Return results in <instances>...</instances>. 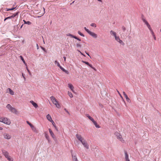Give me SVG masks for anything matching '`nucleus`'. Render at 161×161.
Wrapping results in <instances>:
<instances>
[{"instance_id": "obj_5", "label": "nucleus", "mask_w": 161, "mask_h": 161, "mask_svg": "<svg viewBox=\"0 0 161 161\" xmlns=\"http://www.w3.org/2000/svg\"><path fill=\"white\" fill-rule=\"evenodd\" d=\"M2 122L8 125H10L11 123L9 119L5 118H3V121Z\"/></svg>"}, {"instance_id": "obj_29", "label": "nucleus", "mask_w": 161, "mask_h": 161, "mask_svg": "<svg viewBox=\"0 0 161 161\" xmlns=\"http://www.w3.org/2000/svg\"><path fill=\"white\" fill-rule=\"evenodd\" d=\"M68 94L69 96V97L71 98H72L73 97L72 93L68 91Z\"/></svg>"}, {"instance_id": "obj_13", "label": "nucleus", "mask_w": 161, "mask_h": 161, "mask_svg": "<svg viewBox=\"0 0 161 161\" xmlns=\"http://www.w3.org/2000/svg\"><path fill=\"white\" fill-rule=\"evenodd\" d=\"M7 92H9L11 95H14V92L10 88H8L7 89Z\"/></svg>"}, {"instance_id": "obj_33", "label": "nucleus", "mask_w": 161, "mask_h": 161, "mask_svg": "<svg viewBox=\"0 0 161 161\" xmlns=\"http://www.w3.org/2000/svg\"><path fill=\"white\" fill-rule=\"evenodd\" d=\"M91 26L92 27H96V24L94 23H92L91 24Z\"/></svg>"}, {"instance_id": "obj_40", "label": "nucleus", "mask_w": 161, "mask_h": 161, "mask_svg": "<svg viewBox=\"0 0 161 161\" xmlns=\"http://www.w3.org/2000/svg\"><path fill=\"white\" fill-rule=\"evenodd\" d=\"M117 92H118L119 95L120 97L122 99H123V97H122V95H121V94H120V93L119 92V91H117Z\"/></svg>"}, {"instance_id": "obj_63", "label": "nucleus", "mask_w": 161, "mask_h": 161, "mask_svg": "<svg viewBox=\"0 0 161 161\" xmlns=\"http://www.w3.org/2000/svg\"><path fill=\"white\" fill-rule=\"evenodd\" d=\"M81 53V54L82 55H83V56H85L83 54H82Z\"/></svg>"}, {"instance_id": "obj_8", "label": "nucleus", "mask_w": 161, "mask_h": 161, "mask_svg": "<svg viewBox=\"0 0 161 161\" xmlns=\"http://www.w3.org/2000/svg\"><path fill=\"white\" fill-rule=\"evenodd\" d=\"M81 142L83 145L84 146L86 149H88L89 148V145L85 140H83Z\"/></svg>"}, {"instance_id": "obj_4", "label": "nucleus", "mask_w": 161, "mask_h": 161, "mask_svg": "<svg viewBox=\"0 0 161 161\" xmlns=\"http://www.w3.org/2000/svg\"><path fill=\"white\" fill-rule=\"evenodd\" d=\"M3 136L4 138L6 139H10L11 138V136L8 134L5 133L3 134Z\"/></svg>"}, {"instance_id": "obj_54", "label": "nucleus", "mask_w": 161, "mask_h": 161, "mask_svg": "<svg viewBox=\"0 0 161 161\" xmlns=\"http://www.w3.org/2000/svg\"><path fill=\"white\" fill-rule=\"evenodd\" d=\"M63 58H64V61H66V58L65 57H64Z\"/></svg>"}, {"instance_id": "obj_14", "label": "nucleus", "mask_w": 161, "mask_h": 161, "mask_svg": "<svg viewBox=\"0 0 161 161\" xmlns=\"http://www.w3.org/2000/svg\"><path fill=\"white\" fill-rule=\"evenodd\" d=\"M68 87L71 89V91L74 93H75V91L74 90V87L71 84H69L68 85Z\"/></svg>"}, {"instance_id": "obj_53", "label": "nucleus", "mask_w": 161, "mask_h": 161, "mask_svg": "<svg viewBox=\"0 0 161 161\" xmlns=\"http://www.w3.org/2000/svg\"><path fill=\"white\" fill-rule=\"evenodd\" d=\"M28 73H29V74L30 75H31V72H30V71L29 69H28Z\"/></svg>"}, {"instance_id": "obj_18", "label": "nucleus", "mask_w": 161, "mask_h": 161, "mask_svg": "<svg viewBox=\"0 0 161 161\" xmlns=\"http://www.w3.org/2000/svg\"><path fill=\"white\" fill-rule=\"evenodd\" d=\"M125 156L126 161H130V160L128 158V155L126 152L125 153Z\"/></svg>"}, {"instance_id": "obj_46", "label": "nucleus", "mask_w": 161, "mask_h": 161, "mask_svg": "<svg viewBox=\"0 0 161 161\" xmlns=\"http://www.w3.org/2000/svg\"><path fill=\"white\" fill-rule=\"evenodd\" d=\"M153 38H154V40H156V37L155 35H153Z\"/></svg>"}, {"instance_id": "obj_21", "label": "nucleus", "mask_w": 161, "mask_h": 161, "mask_svg": "<svg viewBox=\"0 0 161 161\" xmlns=\"http://www.w3.org/2000/svg\"><path fill=\"white\" fill-rule=\"evenodd\" d=\"M110 34L111 35L113 36L114 37L116 36V33L113 31H111Z\"/></svg>"}, {"instance_id": "obj_55", "label": "nucleus", "mask_w": 161, "mask_h": 161, "mask_svg": "<svg viewBox=\"0 0 161 161\" xmlns=\"http://www.w3.org/2000/svg\"><path fill=\"white\" fill-rule=\"evenodd\" d=\"M22 76L23 77H25V75L23 73H22Z\"/></svg>"}, {"instance_id": "obj_47", "label": "nucleus", "mask_w": 161, "mask_h": 161, "mask_svg": "<svg viewBox=\"0 0 161 161\" xmlns=\"http://www.w3.org/2000/svg\"><path fill=\"white\" fill-rule=\"evenodd\" d=\"M122 28L124 31H125L126 30L124 26L122 27Z\"/></svg>"}, {"instance_id": "obj_61", "label": "nucleus", "mask_w": 161, "mask_h": 161, "mask_svg": "<svg viewBox=\"0 0 161 161\" xmlns=\"http://www.w3.org/2000/svg\"><path fill=\"white\" fill-rule=\"evenodd\" d=\"M26 69H27V70H28V67H26Z\"/></svg>"}, {"instance_id": "obj_36", "label": "nucleus", "mask_w": 161, "mask_h": 161, "mask_svg": "<svg viewBox=\"0 0 161 161\" xmlns=\"http://www.w3.org/2000/svg\"><path fill=\"white\" fill-rule=\"evenodd\" d=\"M143 22L145 24L147 25V26L149 24L148 22L145 19H143Z\"/></svg>"}, {"instance_id": "obj_57", "label": "nucleus", "mask_w": 161, "mask_h": 161, "mask_svg": "<svg viewBox=\"0 0 161 161\" xmlns=\"http://www.w3.org/2000/svg\"><path fill=\"white\" fill-rule=\"evenodd\" d=\"M26 122L27 124H28V125L30 123L28 121H26Z\"/></svg>"}, {"instance_id": "obj_50", "label": "nucleus", "mask_w": 161, "mask_h": 161, "mask_svg": "<svg viewBox=\"0 0 161 161\" xmlns=\"http://www.w3.org/2000/svg\"><path fill=\"white\" fill-rule=\"evenodd\" d=\"M29 125L31 127V128L32 127L33 125L31 123H30Z\"/></svg>"}, {"instance_id": "obj_37", "label": "nucleus", "mask_w": 161, "mask_h": 161, "mask_svg": "<svg viewBox=\"0 0 161 161\" xmlns=\"http://www.w3.org/2000/svg\"><path fill=\"white\" fill-rule=\"evenodd\" d=\"M84 29L88 33L90 31L88 29H87L86 27H85Z\"/></svg>"}, {"instance_id": "obj_6", "label": "nucleus", "mask_w": 161, "mask_h": 161, "mask_svg": "<svg viewBox=\"0 0 161 161\" xmlns=\"http://www.w3.org/2000/svg\"><path fill=\"white\" fill-rule=\"evenodd\" d=\"M115 40L118 42H119L120 44H122V45H124V43L121 40L119 37V36H115Z\"/></svg>"}, {"instance_id": "obj_17", "label": "nucleus", "mask_w": 161, "mask_h": 161, "mask_svg": "<svg viewBox=\"0 0 161 161\" xmlns=\"http://www.w3.org/2000/svg\"><path fill=\"white\" fill-rule=\"evenodd\" d=\"M12 112L15 113V114H17L18 113V112L15 108H12L11 110L10 111Z\"/></svg>"}, {"instance_id": "obj_23", "label": "nucleus", "mask_w": 161, "mask_h": 161, "mask_svg": "<svg viewBox=\"0 0 161 161\" xmlns=\"http://www.w3.org/2000/svg\"><path fill=\"white\" fill-rule=\"evenodd\" d=\"M45 136L46 137V138L48 140V142H49L50 140H49V136L45 132Z\"/></svg>"}, {"instance_id": "obj_1", "label": "nucleus", "mask_w": 161, "mask_h": 161, "mask_svg": "<svg viewBox=\"0 0 161 161\" xmlns=\"http://www.w3.org/2000/svg\"><path fill=\"white\" fill-rule=\"evenodd\" d=\"M50 98L53 103L56 105L57 108H60V104L58 103L57 100L53 96H51Z\"/></svg>"}, {"instance_id": "obj_59", "label": "nucleus", "mask_w": 161, "mask_h": 161, "mask_svg": "<svg viewBox=\"0 0 161 161\" xmlns=\"http://www.w3.org/2000/svg\"><path fill=\"white\" fill-rule=\"evenodd\" d=\"M86 54H87V55L88 56H90L89 54L88 53H86Z\"/></svg>"}, {"instance_id": "obj_28", "label": "nucleus", "mask_w": 161, "mask_h": 161, "mask_svg": "<svg viewBox=\"0 0 161 161\" xmlns=\"http://www.w3.org/2000/svg\"><path fill=\"white\" fill-rule=\"evenodd\" d=\"M20 57L23 63L26 65V64L22 56H20Z\"/></svg>"}, {"instance_id": "obj_58", "label": "nucleus", "mask_w": 161, "mask_h": 161, "mask_svg": "<svg viewBox=\"0 0 161 161\" xmlns=\"http://www.w3.org/2000/svg\"><path fill=\"white\" fill-rule=\"evenodd\" d=\"M53 126L55 128V129H56L57 127L55 125H54V126Z\"/></svg>"}, {"instance_id": "obj_32", "label": "nucleus", "mask_w": 161, "mask_h": 161, "mask_svg": "<svg viewBox=\"0 0 161 161\" xmlns=\"http://www.w3.org/2000/svg\"><path fill=\"white\" fill-rule=\"evenodd\" d=\"M7 159L9 161H13V160L12 158H11V157L9 156L8 158H7Z\"/></svg>"}, {"instance_id": "obj_11", "label": "nucleus", "mask_w": 161, "mask_h": 161, "mask_svg": "<svg viewBox=\"0 0 161 161\" xmlns=\"http://www.w3.org/2000/svg\"><path fill=\"white\" fill-rule=\"evenodd\" d=\"M82 62L83 63H85L87 65H88L89 66H90V67H91L95 71L96 70V69L94 67H93L92 66V65L89 64V63L88 62H86V61H83V60L82 61Z\"/></svg>"}, {"instance_id": "obj_52", "label": "nucleus", "mask_w": 161, "mask_h": 161, "mask_svg": "<svg viewBox=\"0 0 161 161\" xmlns=\"http://www.w3.org/2000/svg\"><path fill=\"white\" fill-rule=\"evenodd\" d=\"M36 47L37 49H38L39 48V47L37 44H36Z\"/></svg>"}, {"instance_id": "obj_25", "label": "nucleus", "mask_w": 161, "mask_h": 161, "mask_svg": "<svg viewBox=\"0 0 161 161\" xmlns=\"http://www.w3.org/2000/svg\"><path fill=\"white\" fill-rule=\"evenodd\" d=\"M93 123L97 128H99L100 127L99 125H97V123L95 120L93 122Z\"/></svg>"}, {"instance_id": "obj_48", "label": "nucleus", "mask_w": 161, "mask_h": 161, "mask_svg": "<svg viewBox=\"0 0 161 161\" xmlns=\"http://www.w3.org/2000/svg\"><path fill=\"white\" fill-rule=\"evenodd\" d=\"M41 47L43 51H45V48L42 47V46Z\"/></svg>"}, {"instance_id": "obj_45", "label": "nucleus", "mask_w": 161, "mask_h": 161, "mask_svg": "<svg viewBox=\"0 0 161 161\" xmlns=\"http://www.w3.org/2000/svg\"><path fill=\"white\" fill-rule=\"evenodd\" d=\"M14 9H15V8H11L7 9V11L12 10H13Z\"/></svg>"}, {"instance_id": "obj_20", "label": "nucleus", "mask_w": 161, "mask_h": 161, "mask_svg": "<svg viewBox=\"0 0 161 161\" xmlns=\"http://www.w3.org/2000/svg\"><path fill=\"white\" fill-rule=\"evenodd\" d=\"M47 119L50 122L52 120L51 116L49 114H48L47 115Z\"/></svg>"}, {"instance_id": "obj_12", "label": "nucleus", "mask_w": 161, "mask_h": 161, "mask_svg": "<svg viewBox=\"0 0 161 161\" xmlns=\"http://www.w3.org/2000/svg\"><path fill=\"white\" fill-rule=\"evenodd\" d=\"M48 130L49 132L51 135V136L53 138L54 140H55V137L54 134L53 133L50 129H49Z\"/></svg>"}, {"instance_id": "obj_60", "label": "nucleus", "mask_w": 161, "mask_h": 161, "mask_svg": "<svg viewBox=\"0 0 161 161\" xmlns=\"http://www.w3.org/2000/svg\"><path fill=\"white\" fill-rule=\"evenodd\" d=\"M23 78H24V80H25V77H23Z\"/></svg>"}, {"instance_id": "obj_35", "label": "nucleus", "mask_w": 161, "mask_h": 161, "mask_svg": "<svg viewBox=\"0 0 161 161\" xmlns=\"http://www.w3.org/2000/svg\"><path fill=\"white\" fill-rule=\"evenodd\" d=\"M78 33L81 36H83V37L84 36V35L83 34H82L80 31H79L78 32Z\"/></svg>"}, {"instance_id": "obj_56", "label": "nucleus", "mask_w": 161, "mask_h": 161, "mask_svg": "<svg viewBox=\"0 0 161 161\" xmlns=\"http://www.w3.org/2000/svg\"><path fill=\"white\" fill-rule=\"evenodd\" d=\"M3 129V128L0 126V130H2Z\"/></svg>"}, {"instance_id": "obj_19", "label": "nucleus", "mask_w": 161, "mask_h": 161, "mask_svg": "<svg viewBox=\"0 0 161 161\" xmlns=\"http://www.w3.org/2000/svg\"><path fill=\"white\" fill-rule=\"evenodd\" d=\"M30 102L35 108H37L38 107L37 104L36 103L34 102L33 101H31Z\"/></svg>"}, {"instance_id": "obj_15", "label": "nucleus", "mask_w": 161, "mask_h": 161, "mask_svg": "<svg viewBox=\"0 0 161 161\" xmlns=\"http://www.w3.org/2000/svg\"><path fill=\"white\" fill-rule=\"evenodd\" d=\"M67 35L68 36H70L72 38H75V39L78 40V41H81V40H80V39L77 38L76 36H74L73 35H72L71 34H68Z\"/></svg>"}, {"instance_id": "obj_22", "label": "nucleus", "mask_w": 161, "mask_h": 161, "mask_svg": "<svg viewBox=\"0 0 161 161\" xmlns=\"http://www.w3.org/2000/svg\"><path fill=\"white\" fill-rule=\"evenodd\" d=\"M6 107L7 108H8L10 111L11 110V109H12L13 107L9 104H8L7 106Z\"/></svg>"}, {"instance_id": "obj_42", "label": "nucleus", "mask_w": 161, "mask_h": 161, "mask_svg": "<svg viewBox=\"0 0 161 161\" xmlns=\"http://www.w3.org/2000/svg\"><path fill=\"white\" fill-rule=\"evenodd\" d=\"M12 18H11V16H9V17H7L6 18H5L4 20V21H5L7 19H11Z\"/></svg>"}, {"instance_id": "obj_49", "label": "nucleus", "mask_w": 161, "mask_h": 161, "mask_svg": "<svg viewBox=\"0 0 161 161\" xmlns=\"http://www.w3.org/2000/svg\"><path fill=\"white\" fill-rule=\"evenodd\" d=\"M29 125L31 127V128L32 127L33 125L31 123H30Z\"/></svg>"}, {"instance_id": "obj_10", "label": "nucleus", "mask_w": 161, "mask_h": 161, "mask_svg": "<svg viewBox=\"0 0 161 161\" xmlns=\"http://www.w3.org/2000/svg\"><path fill=\"white\" fill-rule=\"evenodd\" d=\"M2 152L3 154V155H4L6 158H8V157L9 156L8 152L6 151L3 150H2Z\"/></svg>"}, {"instance_id": "obj_31", "label": "nucleus", "mask_w": 161, "mask_h": 161, "mask_svg": "<svg viewBox=\"0 0 161 161\" xmlns=\"http://www.w3.org/2000/svg\"><path fill=\"white\" fill-rule=\"evenodd\" d=\"M73 160L74 161H78L77 157L75 156H73Z\"/></svg>"}, {"instance_id": "obj_26", "label": "nucleus", "mask_w": 161, "mask_h": 161, "mask_svg": "<svg viewBox=\"0 0 161 161\" xmlns=\"http://www.w3.org/2000/svg\"><path fill=\"white\" fill-rule=\"evenodd\" d=\"M23 21L24 22L25 24H27L28 25H30L31 24V23L29 21H25L24 20H23Z\"/></svg>"}, {"instance_id": "obj_64", "label": "nucleus", "mask_w": 161, "mask_h": 161, "mask_svg": "<svg viewBox=\"0 0 161 161\" xmlns=\"http://www.w3.org/2000/svg\"><path fill=\"white\" fill-rule=\"evenodd\" d=\"M23 25H22L21 26V28L22 27V26Z\"/></svg>"}, {"instance_id": "obj_9", "label": "nucleus", "mask_w": 161, "mask_h": 161, "mask_svg": "<svg viewBox=\"0 0 161 161\" xmlns=\"http://www.w3.org/2000/svg\"><path fill=\"white\" fill-rule=\"evenodd\" d=\"M76 138L79 140L81 142L83 141L84 140V139L81 136L78 134H77L76 135Z\"/></svg>"}, {"instance_id": "obj_2", "label": "nucleus", "mask_w": 161, "mask_h": 161, "mask_svg": "<svg viewBox=\"0 0 161 161\" xmlns=\"http://www.w3.org/2000/svg\"><path fill=\"white\" fill-rule=\"evenodd\" d=\"M54 63L55 64H57V65L59 67V68L64 72H67L66 70H65L64 68L62 67L59 64V63L57 61L55 60L54 61Z\"/></svg>"}, {"instance_id": "obj_16", "label": "nucleus", "mask_w": 161, "mask_h": 161, "mask_svg": "<svg viewBox=\"0 0 161 161\" xmlns=\"http://www.w3.org/2000/svg\"><path fill=\"white\" fill-rule=\"evenodd\" d=\"M123 93L126 99V101L129 102H130V98L128 97L127 95H126V94L125 93V92H123Z\"/></svg>"}, {"instance_id": "obj_38", "label": "nucleus", "mask_w": 161, "mask_h": 161, "mask_svg": "<svg viewBox=\"0 0 161 161\" xmlns=\"http://www.w3.org/2000/svg\"><path fill=\"white\" fill-rule=\"evenodd\" d=\"M150 31H151V34L153 36V35H155L152 29L150 30Z\"/></svg>"}, {"instance_id": "obj_27", "label": "nucleus", "mask_w": 161, "mask_h": 161, "mask_svg": "<svg viewBox=\"0 0 161 161\" xmlns=\"http://www.w3.org/2000/svg\"><path fill=\"white\" fill-rule=\"evenodd\" d=\"M18 12H16L14 14H13V15L10 16L12 18H14V17H15L17 15H18Z\"/></svg>"}, {"instance_id": "obj_44", "label": "nucleus", "mask_w": 161, "mask_h": 161, "mask_svg": "<svg viewBox=\"0 0 161 161\" xmlns=\"http://www.w3.org/2000/svg\"><path fill=\"white\" fill-rule=\"evenodd\" d=\"M50 122H52V124L53 125V126L55 125V123L53 120L52 121H51Z\"/></svg>"}, {"instance_id": "obj_34", "label": "nucleus", "mask_w": 161, "mask_h": 161, "mask_svg": "<svg viewBox=\"0 0 161 161\" xmlns=\"http://www.w3.org/2000/svg\"><path fill=\"white\" fill-rule=\"evenodd\" d=\"M76 46L77 47H81V45L80 43H76Z\"/></svg>"}, {"instance_id": "obj_3", "label": "nucleus", "mask_w": 161, "mask_h": 161, "mask_svg": "<svg viewBox=\"0 0 161 161\" xmlns=\"http://www.w3.org/2000/svg\"><path fill=\"white\" fill-rule=\"evenodd\" d=\"M115 135L117 136V138L122 142H123L124 140H123L122 136L118 132L115 133Z\"/></svg>"}, {"instance_id": "obj_62", "label": "nucleus", "mask_w": 161, "mask_h": 161, "mask_svg": "<svg viewBox=\"0 0 161 161\" xmlns=\"http://www.w3.org/2000/svg\"><path fill=\"white\" fill-rule=\"evenodd\" d=\"M57 130H58V129L57 128V127L56 128V129H55Z\"/></svg>"}, {"instance_id": "obj_39", "label": "nucleus", "mask_w": 161, "mask_h": 161, "mask_svg": "<svg viewBox=\"0 0 161 161\" xmlns=\"http://www.w3.org/2000/svg\"><path fill=\"white\" fill-rule=\"evenodd\" d=\"M147 27L149 29V30H151V29H151V28L150 26V25L148 24L147 25Z\"/></svg>"}, {"instance_id": "obj_24", "label": "nucleus", "mask_w": 161, "mask_h": 161, "mask_svg": "<svg viewBox=\"0 0 161 161\" xmlns=\"http://www.w3.org/2000/svg\"><path fill=\"white\" fill-rule=\"evenodd\" d=\"M31 129L34 132H36V133L38 132V131L36 129V128L33 126L31 128Z\"/></svg>"}, {"instance_id": "obj_7", "label": "nucleus", "mask_w": 161, "mask_h": 161, "mask_svg": "<svg viewBox=\"0 0 161 161\" xmlns=\"http://www.w3.org/2000/svg\"><path fill=\"white\" fill-rule=\"evenodd\" d=\"M90 36L94 38H97V34L93 32L90 31L88 33Z\"/></svg>"}, {"instance_id": "obj_43", "label": "nucleus", "mask_w": 161, "mask_h": 161, "mask_svg": "<svg viewBox=\"0 0 161 161\" xmlns=\"http://www.w3.org/2000/svg\"><path fill=\"white\" fill-rule=\"evenodd\" d=\"M3 118L2 117H0V122H2L3 121Z\"/></svg>"}, {"instance_id": "obj_51", "label": "nucleus", "mask_w": 161, "mask_h": 161, "mask_svg": "<svg viewBox=\"0 0 161 161\" xmlns=\"http://www.w3.org/2000/svg\"><path fill=\"white\" fill-rule=\"evenodd\" d=\"M64 110H65V111H66L67 113L68 114H69V112H68V111H67V110H66V109L65 108V109H64Z\"/></svg>"}, {"instance_id": "obj_41", "label": "nucleus", "mask_w": 161, "mask_h": 161, "mask_svg": "<svg viewBox=\"0 0 161 161\" xmlns=\"http://www.w3.org/2000/svg\"><path fill=\"white\" fill-rule=\"evenodd\" d=\"M12 18H11V16H9V17H7L6 18H5L4 20V21H5L7 19H11Z\"/></svg>"}, {"instance_id": "obj_30", "label": "nucleus", "mask_w": 161, "mask_h": 161, "mask_svg": "<svg viewBox=\"0 0 161 161\" xmlns=\"http://www.w3.org/2000/svg\"><path fill=\"white\" fill-rule=\"evenodd\" d=\"M87 117L92 122L94 121L93 119L89 115H88L87 116Z\"/></svg>"}]
</instances>
